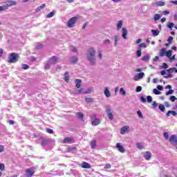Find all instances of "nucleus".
Masks as SVG:
<instances>
[{"instance_id": "obj_1", "label": "nucleus", "mask_w": 177, "mask_h": 177, "mask_svg": "<svg viewBox=\"0 0 177 177\" xmlns=\"http://www.w3.org/2000/svg\"><path fill=\"white\" fill-rule=\"evenodd\" d=\"M96 55V50L93 48H91L87 53V59L89 62L91 66H95L96 64V57L95 55Z\"/></svg>"}, {"instance_id": "obj_2", "label": "nucleus", "mask_w": 177, "mask_h": 177, "mask_svg": "<svg viewBox=\"0 0 177 177\" xmlns=\"http://www.w3.org/2000/svg\"><path fill=\"white\" fill-rule=\"evenodd\" d=\"M19 57V54L10 53L8 57V63H16Z\"/></svg>"}, {"instance_id": "obj_3", "label": "nucleus", "mask_w": 177, "mask_h": 177, "mask_svg": "<svg viewBox=\"0 0 177 177\" xmlns=\"http://www.w3.org/2000/svg\"><path fill=\"white\" fill-rule=\"evenodd\" d=\"M91 124L93 127H96V125H99L100 124V119L96 118V115H91Z\"/></svg>"}, {"instance_id": "obj_4", "label": "nucleus", "mask_w": 177, "mask_h": 177, "mask_svg": "<svg viewBox=\"0 0 177 177\" xmlns=\"http://www.w3.org/2000/svg\"><path fill=\"white\" fill-rule=\"evenodd\" d=\"M77 19L78 18L77 17H73L71 18L68 21L67 26L69 27L70 28H72L73 27H74V24H75V23L77 22Z\"/></svg>"}, {"instance_id": "obj_5", "label": "nucleus", "mask_w": 177, "mask_h": 177, "mask_svg": "<svg viewBox=\"0 0 177 177\" xmlns=\"http://www.w3.org/2000/svg\"><path fill=\"white\" fill-rule=\"evenodd\" d=\"M35 171L34 170V168H32V167L27 169L26 170L25 176L26 177H31V176H32V174H35Z\"/></svg>"}, {"instance_id": "obj_6", "label": "nucleus", "mask_w": 177, "mask_h": 177, "mask_svg": "<svg viewBox=\"0 0 177 177\" xmlns=\"http://www.w3.org/2000/svg\"><path fill=\"white\" fill-rule=\"evenodd\" d=\"M144 158L149 161L151 159V153L150 151H144L142 153Z\"/></svg>"}, {"instance_id": "obj_7", "label": "nucleus", "mask_w": 177, "mask_h": 177, "mask_svg": "<svg viewBox=\"0 0 177 177\" xmlns=\"http://www.w3.org/2000/svg\"><path fill=\"white\" fill-rule=\"evenodd\" d=\"M106 113L107 114V117L109 120H113L114 118V115H113V113L111 112V109L107 108L106 110Z\"/></svg>"}, {"instance_id": "obj_8", "label": "nucleus", "mask_w": 177, "mask_h": 177, "mask_svg": "<svg viewBox=\"0 0 177 177\" xmlns=\"http://www.w3.org/2000/svg\"><path fill=\"white\" fill-rule=\"evenodd\" d=\"M129 132V126L122 127L120 129V134L125 135V133H128Z\"/></svg>"}, {"instance_id": "obj_9", "label": "nucleus", "mask_w": 177, "mask_h": 177, "mask_svg": "<svg viewBox=\"0 0 177 177\" xmlns=\"http://www.w3.org/2000/svg\"><path fill=\"white\" fill-rule=\"evenodd\" d=\"M59 62V58L56 56H53V57L50 58L48 60L49 64H56Z\"/></svg>"}, {"instance_id": "obj_10", "label": "nucleus", "mask_w": 177, "mask_h": 177, "mask_svg": "<svg viewBox=\"0 0 177 177\" xmlns=\"http://www.w3.org/2000/svg\"><path fill=\"white\" fill-rule=\"evenodd\" d=\"M116 149H118V151H120V153L125 152V149L124 148V147H122V145H121V143H120V142L116 144Z\"/></svg>"}, {"instance_id": "obj_11", "label": "nucleus", "mask_w": 177, "mask_h": 177, "mask_svg": "<svg viewBox=\"0 0 177 177\" xmlns=\"http://www.w3.org/2000/svg\"><path fill=\"white\" fill-rule=\"evenodd\" d=\"M104 95L106 96V97H111V92H110V90L109 89V87H105L104 88Z\"/></svg>"}, {"instance_id": "obj_12", "label": "nucleus", "mask_w": 177, "mask_h": 177, "mask_svg": "<svg viewBox=\"0 0 177 177\" xmlns=\"http://www.w3.org/2000/svg\"><path fill=\"white\" fill-rule=\"evenodd\" d=\"M80 167L82 168H84L86 169H91V168H92V167L91 166V165L86 162H83L81 165Z\"/></svg>"}, {"instance_id": "obj_13", "label": "nucleus", "mask_w": 177, "mask_h": 177, "mask_svg": "<svg viewBox=\"0 0 177 177\" xmlns=\"http://www.w3.org/2000/svg\"><path fill=\"white\" fill-rule=\"evenodd\" d=\"M145 77V73L142 72L138 74L134 77V81H139V80H142Z\"/></svg>"}, {"instance_id": "obj_14", "label": "nucleus", "mask_w": 177, "mask_h": 177, "mask_svg": "<svg viewBox=\"0 0 177 177\" xmlns=\"http://www.w3.org/2000/svg\"><path fill=\"white\" fill-rule=\"evenodd\" d=\"M152 6H165V2L164 1H156L152 3Z\"/></svg>"}, {"instance_id": "obj_15", "label": "nucleus", "mask_w": 177, "mask_h": 177, "mask_svg": "<svg viewBox=\"0 0 177 177\" xmlns=\"http://www.w3.org/2000/svg\"><path fill=\"white\" fill-rule=\"evenodd\" d=\"M122 38H124V39H127V35H128V30H127V28H122Z\"/></svg>"}, {"instance_id": "obj_16", "label": "nucleus", "mask_w": 177, "mask_h": 177, "mask_svg": "<svg viewBox=\"0 0 177 177\" xmlns=\"http://www.w3.org/2000/svg\"><path fill=\"white\" fill-rule=\"evenodd\" d=\"M160 57H164V56H165L167 55V48H162L160 51L159 53Z\"/></svg>"}, {"instance_id": "obj_17", "label": "nucleus", "mask_w": 177, "mask_h": 177, "mask_svg": "<svg viewBox=\"0 0 177 177\" xmlns=\"http://www.w3.org/2000/svg\"><path fill=\"white\" fill-rule=\"evenodd\" d=\"M16 5H17V3L16 1H10L7 2L6 6H7V8H9L10 6H16Z\"/></svg>"}, {"instance_id": "obj_18", "label": "nucleus", "mask_w": 177, "mask_h": 177, "mask_svg": "<svg viewBox=\"0 0 177 177\" xmlns=\"http://www.w3.org/2000/svg\"><path fill=\"white\" fill-rule=\"evenodd\" d=\"M120 39H121V37H120V36H118L117 35H115L114 36V42H115L114 45H115V46H117V45H118V41H120Z\"/></svg>"}, {"instance_id": "obj_19", "label": "nucleus", "mask_w": 177, "mask_h": 177, "mask_svg": "<svg viewBox=\"0 0 177 177\" xmlns=\"http://www.w3.org/2000/svg\"><path fill=\"white\" fill-rule=\"evenodd\" d=\"M64 81L66 82H68V81H70V73H68V72H66L64 73Z\"/></svg>"}, {"instance_id": "obj_20", "label": "nucleus", "mask_w": 177, "mask_h": 177, "mask_svg": "<svg viewBox=\"0 0 177 177\" xmlns=\"http://www.w3.org/2000/svg\"><path fill=\"white\" fill-rule=\"evenodd\" d=\"M97 53H98V57L100 60H102L103 59V50H100V48L97 49Z\"/></svg>"}, {"instance_id": "obj_21", "label": "nucleus", "mask_w": 177, "mask_h": 177, "mask_svg": "<svg viewBox=\"0 0 177 177\" xmlns=\"http://www.w3.org/2000/svg\"><path fill=\"white\" fill-rule=\"evenodd\" d=\"M122 28V21H118L117 24H116V28L118 30H121Z\"/></svg>"}, {"instance_id": "obj_22", "label": "nucleus", "mask_w": 177, "mask_h": 177, "mask_svg": "<svg viewBox=\"0 0 177 177\" xmlns=\"http://www.w3.org/2000/svg\"><path fill=\"white\" fill-rule=\"evenodd\" d=\"M151 32H152V35H153V37H157V35L160 34V30H158V29L157 30L152 29L151 30Z\"/></svg>"}, {"instance_id": "obj_23", "label": "nucleus", "mask_w": 177, "mask_h": 177, "mask_svg": "<svg viewBox=\"0 0 177 177\" xmlns=\"http://www.w3.org/2000/svg\"><path fill=\"white\" fill-rule=\"evenodd\" d=\"M75 86H76V88H81V82H82L81 80L77 79V80L75 81Z\"/></svg>"}, {"instance_id": "obj_24", "label": "nucleus", "mask_w": 177, "mask_h": 177, "mask_svg": "<svg viewBox=\"0 0 177 177\" xmlns=\"http://www.w3.org/2000/svg\"><path fill=\"white\" fill-rule=\"evenodd\" d=\"M149 60H150V55H146L145 56H144L142 57L143 62H149Z\"/></svg>"}, {"instance_id": "obj_25", "label": "nucleus", "mask_w": 177, "mask_h": 177, "mask_svg": "<svg viewBox=\"0 0 177 177\" xmlns=\"http://www.w3.org/2000/svg\"><path fill=\"white\" fill-rule=\"evenodd\" d=\"M73 140V139L71 138H65L63 143H71V141Z\"/></svg>"}, {"instance_id": "obj_26", "label": "nucleus", "mask_w": 177, "mask_h": 177, "mask_svg": "<svg viewBox=\"0 0 177 177\" xmlns=\"http://www.w3.org/2000/svg\"><path fill=\"white\" fill-rule=\"evenodd\" d=\"M171 114H172V115L175 116L177 115L176 112H175L174 111H169L167 113V117H169V115H171Z\"/></svg>"}, {"instance_id": "obj_27", "label": "nucleus", "mask_w": 177, "mask_h": 177, "mask_svg": "<svg viewBox=\"0 0 177 177\" xmlns=\"http://www.w3.org/2000/svg\"><path fill=\"white\" fill-rule=\"evenodd\" d=\"M160 19H161V15H160V14L154 15L153 19L155 20V21L160 20Z\"/></svg>"}, {"instance_id": "obj_28", "label": "nucleus", "mask_w": 177, "mask_h": 177, "mask_svg": "<svg viewBox=\"0 0 177 177\" xmlns=\"http://www.w3.org/2000/svg\"><path fill=\"white\" fill-rule=\"evenodd\" d=\"M139 46V49L142 50V49H143V48H147V46L146 45L145 43H141L138 45Z\"/></svg>"}, {"instance_id": "obj_29", "label": "nucleus", "mask_w": 177, "mask_h": 177, "mask_svg": "<svg viewBox=\"0 0 177 177\" xmlns=\"http://www.w3.org/2000/svg\"><path fill=\"white\" fill-rule=\"evenodd\" d=\"M55 16V11H52L49 14L46 15L47 19H50V17H53Z\"/></svg>"}, {"instance_id": "obj_30", "label": "nucleus", "mask_w": 177, "mask_h": 177, "mask_svg": "<svg viewBox=\"0 0 177 177\" xmlns=\"http://www.w3.org/2000/svg\"><path fill=\"white\" fill-rule=\"evenodd\" d=\"M120 95H122V96H125V95H127V92H125V90L124 89V88H120Z\"/></svg>"}, {"instance_id": "obj_31", "label": "nucleus", "mask_w": 177, "mask_h": 177, "mask_svg": "<svg viewBox=\"0 0 177 177\" xmlns=\"http://www.w3.org/2000/svg\"><path fill=\"white\" fill-rule=\"evenodd\" d=\"M136 146L138 149H140V150H142V149H143V147H145V146L143 145V144L140 143V142H138L136 144Z\"/></svg>"}, {"instance_id": "obj_32", "label": "nucleus", "mask_w": 177, "mask_h": 177, "mask_svg": "<svg viewBox=\"0 0 177 177\" xmlns=\"http://www.w3.org/2000/svg\"><path fill=\"white\" fill-rule=\"evenodd\" d=\"M158 109L160 110V111H165V106H164V104H160L158 106Z\"/></svg>"}, {"instance_id": "obj_33", "label": "nucleus", "mask_w": 177, "mask_h": 177, "mask_svg": "<svg viewBox=\"0 0 177 177\" xmlns=\"http://www.w3.org/2000/svg\"><path fill=\"white\" fill-rule=\"evenodd\" d=\"M71 62L72 63H77V62H78V58H77V57H73L71 58Z\"/></svg>"}, {"instance_id": "obj_34", "label": "nucleus", "mask_w": 177, "mask_h": 177, "mask_svg": "<svg viewBox=\"0 0 177 177\" xmlns=\"http://www.w3.org/2000/svg\"><path fill=\"white\" fill-rule=\"evenodd\" d=\"M165 56H167V57H168L169 59V57H171V56H172V51H171V50L166 51Z\"/></svg>"}, {"instance_id": "obj_35", "label": "nucleus", "mask_w": 177, "mask_h": 177, "mask_svg": "<svg viewBox=\"0 0 177 177\" xmlns=\"http://www.w3.org/2000/svg\"><path fill=\"white\" fill-rule=\"evenodd\" d=\"M77 118H80V120H82V118H84V114H82V113H80L78 112L77 113H76Z\"/></svg>"}, {"instance_id": "obj_36", "label": "nucleus", "mask_w": 177, "mask_h": 177, "mask_svg": "<svg viewBox=\"0 0 177 177\" xmlns=\"http://www.w3.org/2000/svg\"><path fill=\"white\" fill-rule=\"evenodd\" d=\"M44 8H45V4H42L41 6H39L36 9V12H40L41 9H44Z\"/></svg>"}, {"instance_id": "obj_37", "label": "nucleus", "mask_w": 177, "mask_h": 177, "mask_svg": "<svg viewBox=\"0 0 177 177\" xmlns=\"http://www.w3.org/2000/svg\"><path fill=\"white\" fill-rule=\"evenodd\" d=\"M174 23L172 22H169L168 24H167V27L168 28H170V30H172V28H174Z\"/></svg>"}, {"instance_id": "obj_38", "label": "nucleus", "mask_w": 177, "mask_h": 177, "mask_svg": "<svg viewBox=\"0 0 177 177\" xmlns=\"http://www.w3.org/2000/svg\"><path fill=\"white\" fill-rule=\"evenodd\" d=\"M8 6H0V12H3V10H7Z\"/></svg>"}, {"instance_id": "obj_39", "label": "nucleus", "mask_w": 177, "mask_h": 177, "mask_svg": "<svg viewBox=\"0 0 177 177\" xmlns=\"http://www.w3.org/2000/svg\"><path fill=\"white\" fill-rule=\"evenodd\" d=\"M175 70H176V68H169L167 71V73H169V74H172V73H174Z\"/></svg>"}, {"instance_id": "obj_40", "label": "nucleus", "mask_w": 177, "mask_h": 177, "mask_svg": "<svg viewBox=\"0 0 177 177\" xmlns=\"http://www.w3.org/2000/svg\"><path fill=\"white\" fill-rule=\"evenodd\" d=\"M137 57L142 56V50L139 49L136 51Z\"/></svg>"}, {"instance_id": "obj_41", "label": "nucleus", "mask_w": 177, "mask_h": 177, "mask_svg": "<svg viewBox=\"0 0 177 177\" xmlns=\"http://www.w3.org/2000/svg\"><path fill=\"white\" fill-rule=\"evenodd\" d=\"M153 92L154 95H161V93L160 92V91L157 90V88H154L153 90Z\"/></svg>"}, {"instance_id": "obj_42", "label": "nucleus", "mask_w": 177, "mask_h": 177, "mask_svg": "<svg viewBox=\"0 0 177 177\" xmlns=\"http://www.w3.org/2000/svg\"><path fill=\"white\" fill-rule=\"evenodd\" d=\"M147 100L148 102V103H151V102H153V97H151V96L148 95L147 97Z\"/></svg>"}, {"instance_id": "obj_43", "label": "nucleus", "mask_w": 177, "mask_h": 177, "mask_svg": "<svg viewBox=\"0 0 177 177\" xmlns=\"http://www.w3.org/2000/svg\"><path fill=\"white\" fill-rule=\"evenodd\" d=\"M160 68H168V64L167 63H163L162 65L160 66Z\"/></svg>"}, {"instance_id": "obj_44", "label": "nucleus", "mask_w": 177, "mask_h": 177, "mask_svg": "<svg viewBox=\"0 0 177 177\" xmlns=\"http://www.w3.org/2000/svg\"><path fill=\"white\" fill-rule=\"evenodd\" d=\"M0 171H5V164L0 163Z\"/></svg>"}, {"instance_id": "obj_45", "label": "nucleus", "mask_w": 177, "mask_h": 177, "mask_svg": "<svg viewBox=\"0 0 177 177\" xmlns=\"http://www.w3.org/2000/svg\"><path fill=\"white\" fill-rule=\"evenodd\" d=\"M174 93V90L170 89L169 91L166 92L165 95L166 96H169V95H172Z\"/></svg>"}, {"instance_id": "obj_46", "label": "nucleus", "mask_w": 177, "mask_h": 177, "mask_svg": "<svg viewBox=\"0 0 177 177\" xmlns=\"http://www.w3.org/2000/svg\"><path fill=\"white\" fill-rule=\"evenodd\" d=\"M91 146L92 149H95V147H96V141H92L91 142Z\"/></svg>"}, {"instance_id": "obj_47", "label": "nucleus", "mask_w": 177, "mask_h": 177, "mask_svg": "<svg viewBox=\"0 0 177 177\" xmlns=\"http://www.w3.org/2000/svg\"><path fill=\"white\" fill-rule=\"evenodd\" d=\"M91 91H83L82 89L78 90L77 93H90Z\"/></svg>"}, {"instance_id": "obj_48", "label": "nucleus", "mask_w": 177, "mask_h": 177, "mask_svg": "<svg viewBox=\"0 0 177 177\" xmlns=\"http://www.w3.org/2000/svg\"><path fill=\"white\" fill-rule=\"evenodd\" d=\"M163 136H164L165 139L168 140L169 134L167 132H165V133H164Z\"/></svg>"}, {"instance_id": "obj_49", "label": "nucleus", "mask_w": 177, "mask_h": 177, "mask_svg": "<svg viewBox=\"0 0 177 177\" xmlns=\"http://www.w3.org/2000/svg\"><path fill=\"white\" fill-rule=\"evenodd\" d=\"M44 68H45L46 70H49V68H50V64H49V62H48V64H46L44 66Z\"/></svg>"}, {"instance_id": "obj_50", "label": "nucleus", "mask_w": 177, "mask_h": 177, "mask_svg": "<svg viewBox=\"0 0 177 177\" xmlns=\"http://www.w3.org/2000/svg\"><path fill=\"white\" fill-rule=\"evenodd\" d=\"M137 114L140 118H143V115L142 114V112L140 111H137Z\"/></svg>"}, {"instance_id": "obj_51", "label": "nucleus", "mask_w": 177, "mask_h": 177, "mask_svg": "<svg viewBox=\"0 0 177 177\" xmlns=\"http://www.w3.org/2000/svg\"><path fill=\"white\" fill-rule=\"evenodd\" d=\"M152 106H153V109H156V107L158 106V104H157V102L156 101H153L152 103Z\"/></svg>"}, {"instance_id": "obj_52", "label": "nucleus", "mask_w": 177, "mask_h": 177, "mask_svg": "<svg viewBox=\"0 0 177 177\" xmlns=\"http://www.w3.org/2000/svg\"><path fill=\"white\" fill-rule=\"evenodd\" d=\"M22 68H23L24 70H28V65H27V64H23V65H22Z\"/></svg>"}, {"instance_id": "obj_53", "label": "nucleus", "mask_w": 177, "mask_h": 177, "mask_svg": "<svg viewBox=\"0 0 177 177\" xmlns=\"http://www.w3.org/2000/svg\"><path fill=\"white\" fill-rule=\"evenodd\" d=\"M136 92H142V86H137Z\"/></svg>"}, {"instance_id": "obj_54", "label": "nucleus", "mask_w": 177, "mask_h": 177, "mask_svg": "<svg viewBox=\"0 0 177 177\" xmlns=\"http://www.w3.org/2000/svg\"><path fill=\"white\" fill-rule=\"evenodd\" d=\"M111 41H110V39H106L104 41V44H105L106 45H109V44H111Z\"/></svg>"}, {"instance_id": "obj_55", "label": "nucleus", "mask_w": 177, "mask_h": 177, "mask_svg": "<svg viewBox=\"0 0 177 177\" xmlns=\"http://www.w3.org/2000/svg\"><path fill=\"white\" fill-rule=\"evenodd\" d=\"M71 51L73 52L74 53H77V48L72 47Z\"/></svg>"}, {"instance_id": "obj_56", "label": "nucleus", "mask_w": 177, "mask_h": 177, "mask_svg": "<svg viewBox=\"0 0 177 177\" xmlns=\"http://www.w3.org/2000/svg\"><path fill=\"white\" fill-rule=\"evenodd\" d=\"M174 40V37H169V38H168V42H169V44H171V42H172V41Z\"/></svg>"}, {"instance_id": "obj_57", "label": "nucleus", "mask_w": 177, "mask_h": 177, "mask_svg": "<svg viewBox=\"0 0 177 177\" xmlns=\"http://www.w3.org/2000/svg\"><path fill=\"white\" fill-rule=\"evenodd\" d=\"M169 60L171 62H172L173 60H175V55L171 56L170 57H169Z\"/></svg>"}, {"instance_id": "obj_58", "label": "nucleus", "mask_w": 177, "mask_h": 177, "mask_svg": "<svg viewBox=\"0 0 177 177\" xmlns=\"http://www.w3.org/2000/svg\"><path fill=\"white\" fill-rule=\"evenodd\" d=\"M140 100L142 103H146V98L145 97H141Z\"/></svg>"}, {"instance_id": "obj_59", "label": "nucleus", "mask_w": 177, "mask_h": 177, "mask_svg": "<svg viewBox=\"0 0 177 177\" xmlns=\"http://www.w3.org/2000/svg\"><path fill=\"white\" fill-rule=\"evenodd\" d=\"M46 132H48V133H52L53 130L51 129H46Z\"/></svg>"}, {"instance_id": "obj_60", "label": "nucleus", "mask_w": 177, "mask_h": 177, "mask_svg": "<svg viewBox=\"0 0 177 177\" xmlns=\"http://www.w3.org/2000/svg\"><path fill=\"white\" fill-rule=\"evenodd\" d=\"M4 150H5V148L3 147V146L0 145V153L3 152Z\"/></svg>"}, {"instance_id": "obj_61", "label": "nucleus", "mask_w": 177, "mask_h": 177, "mask_svg": "<svg viewBox=\"0 0 177 177\" xmlns=\"http://www.w3.org/2000/svg\"><path fill=\"white\" fill-rule=\"evenodd\" d=\"M162 15H164L165 16L167 15H169V11L168 10H165L162 12Z\"/></svg>"}, {"instance_id": "obj_62", "label": "nucleus", "mask_w": 177, "mask_h": 177, "mask_svg": "<svg viewBox=\"0 0 177 177\" xmlns=\"http://www.w3.org/2000/svg\"><path fill=\"white\" fill-rule=\"evenodd\" d=\"M157 88L158 89V91H162V89H163L162 86H161V85H158L157 86Z\"/></svg>"}, {"instance_id": "obj_63", "label": "nucleus", "mask_w": 177, "mask_h": 177, "mask_svg": "<svg viewBox=\"0 0 177 177\" xmlns=\"http://www.w3.org/2000/svg\"><path fill=\"white\" fill-rule=\"evenodd\" d=\"M140 42H142V39H137L136 44H140Z\"/></svg>"}, {"instance_id": "obj_64", "label": "nucleus", "mask_w": 177, "mask_h": 177, "mask_svg": "<svg viewBox=\"0 0 177 177\" xmlns=\"http://www.w3.org/2000/svg\"><path fill=\"white\" fill-rule=\"evenodd\" d=\"M170 3H174V5H177V1H170Z\"/></svg>"}]
</instances>
